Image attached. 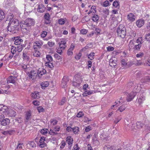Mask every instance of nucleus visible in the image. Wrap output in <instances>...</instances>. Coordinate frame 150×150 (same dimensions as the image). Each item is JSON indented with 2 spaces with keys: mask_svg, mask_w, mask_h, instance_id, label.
I'll list each match as a JSON object with an SVG mask.
<instances>
[{
  "mask_svg": "<svg viewBox=\"0 0 150 150\" xmlns=\"http://www.w3.org/2000/svg\"><path fill=\"white\" fill-rule=\"evenodd\" d=\"M38 75L39 76L40 75L42 76L45 74L46 72V70L42 68H39L37 71Z\"/></svg>",
  "mask_w": 150,
  "mask_h": 150,
  "instance_id": "nucleus-17",
  "label": "nucleus"
},
{
  "mask_svg": "<svg viewBox=\"0 0 150 150\" xmlns=\"http://www.w3.org/2000/svg\"><path fill=\"white\" fill-rule=\"evenodd\" d=\"M72 51L73 50L70 49H68L67 52V54H68V55L69 56H70L72 55L73 53Z\"/></svg>",
  "mask_w": 150,
  "mask_h": 150,
  "instance_id": "nucleus-54",
  "label": "nucleus"
},
{
  "mask_svg": "<svg viewBox=\"0 0 150 150\" xmlns=\"http://www.w3.org/2000/svg\"><path fill=\"white\" fill-rule=\"evenodd\" d=\"M47 34V32L45 31H43L41 34V37L44 38L45 37Z\"/></svg>",
  "mask_w": 150,
  "mask_h": 150,
  "instance_id": "nucleus-56",
  "label": "nucleus"
},
{
  "mask_svg": "<svg viewBox=\"0 0 150 150\" xmlns=\"http://www.w3.org/2000/svg\"><path fill=\"white\" fill-rule=\"evenodd\" d=\"M125 108L126 107H125V105H122L117 110V111L118 110H119L120 111V112H122L123 110H124Z\"/></svg>",
  "mask_w": 150,
  "mask_h": 150,
  "instance_id": "nucleus-44",
  "label": "nucleus"
},
{
  "mask_svg": "<svg viewBox=\"0 0 150 150\" xmlns=\"http://www.w3.org/2000/svg\"><path fill=\"white\" fill-rule=\"evenodd\" d=\"M39 50H34L33 52V55L35 57H38L40 56V53L39 51Z\"/></svg>",
  "mask_w": 150,
  "mask_h": 150,
  "instance_id": "nucleus-31",
  "label": "nucleus"
},
{
  "mask_svg": "<svg viewBox=\"0 0 150 150\" xmlns=\"http://www.w3.org/2000/svg\"><path fill=\"white\" fill-rule=\"evenodd\" d=\"M83 115V114L82 112H79L77 115V117H81Z\"/></svg>",
  "mask_w": 150,
  "mask_h": 150,
  "instance_id": "nucleus-61",
  "label": "nucleus"
},
{
  "mask_svg": "<svg viewBox=\"0 0 150 150\" xmlns=\"http://www.w3.org/2000/svg\"><path fill=\"white\" fill-rule=\"evenodd\" d=\"M46 58L48 62H51L53 60V59L52 56L50 54L46 55Z\"/></svg>",
  "mask_w": 150,
  "mask_h": 150,
  "instance_id": "nucleus-43",
  "label": "nucleus"
},
{
  "mask_svg": "<svg viewBox=\"0 0 150 150\" xmlns=\"http://www.w3.org/2000/svg\"><path fill=\"white\" fill-rule=\"evenodd\" d=\"M45 66L46 67H48L51 69H52L54 67V66L53 65L52 63L50 62H47L45 63Z\"/></svg>",
  "mask_w": 150,
  "mask_h": 150,
  "instance_id": "nucleus-33",
  "label": "nucleus"
},
{
  "mask_svg": "<svg viewBox=\"0 0 150 150\" xmlns=\"http://www.w3.org/2000/svg\"><path fill=\"white\" fill-rule=\"evenodd\" d=\"M16 51V47L12 46L11 48V52L13 54H14Z\"/></svg>",
  "mask_w": 150,
  "mask_h": 150,
  "instance_id": "nucleus-50",
  "label": "nucleus"
},
{
  "mask_svg": "<svg viewBox=\"0 0 150 150\" xmlns=\"http://www.w3.org/2000/svg\"><path fill=\"white\" fill-rule=\"evenodd\" d=\"M92 14L93 15L92 17V20L94 22H98L99 18L98 16V15L95 14V13L94 14Z\"/></svg>",
  "mask_w": 150,
  "mask_h": 150,
  "instance_id": "nucleus-25",
  "label": "nucleus"
},
{
  "mask_svg": "<svg viewBox=\"0 0 150 150\" xmlns=\"http://www.w3.org/2000/svg\"><path fill=\"white\" fill-rule=\"evenodd\" d=\"M16 77L11 76L7 79V83H12L14 84L15 83Z\"/></svg>",
  "mask_w": 150,
  "mask_h": 150,
  "instance_id": "nucleus-10",
  "label": "nucleus"
},
{
  "mask_svg": "<svg viewBox=\"0 0 150 150\" xmlns=\"http://www.w3.org/2000/svg\"><path fill=\"white\" fill-rule=\"evenodd\" d=\"M50 15L49 13H45L44 15L45 20H50Z\"/></svg>",
  "mask_w": 150,
  "mask_h": 150,
  "instance_id": "nucleus-47",
  "label": "nucleus"
},
{
  "mask_svg": "<svg viewBox=\"0 0 150 150\" xmlns=\"http://www.w3.org/2000/svg\"><path fill=\"white\" fill-rule=\"evenodd\" d=\"M144 126V124L140 122H137L136 123V127L139 129L141 128Z\"/></svg>",
  "mask_w": 150,
  "mask_h": 150,
  "instance_id": "nucleus-34",
  "label": "nucleus"
},
{
  "mask_svg": "<svg viewBox=\"0 0 150 150\" xmlns=\"http://www.w3.org/2000/svg\"><path fill=\"white\" fill-rule=\"evenodd\" d=\"M117 32L118 37L124 38L126 34V30L124 26L122 24L120 25L117 29Z\"/></svg>",
  "mask_w": 150,
  "mask_h": 150,
  "instance_id": "nucleus-2",
  "label": "nucleus"
},
{
  "mask_svg": "<svg viewBox=\"0 0 150 150\" xmlns=\"http://www.w3.org/2000/svg\"><path fill=\"white\" fill-rule=\"evenodd\" d=\"M5 17V15L4 12L2 10H0V20H3Z\"/></svg>",
  "mask_w": 150,
  "mask_h": 150,
  "instance_id": "nucleus-39",
  "label": "nucleus"
},
{
  "mask_svg": "<svg viewBox=\"0 0 150 150\" xmlns=\"http://www.w3.org/2000/svg\"><path fill=\"white\" fill-rule=\"evenodd\" d=\"M92 129V128L91 127L89 126L86 127V128L85 129V131L86 132H89Z\"/></svg>",
  "mask_w": 150,
  "mask_h": 150,
  "instance_id": "nucleus-59",
  "label": "nucleus"
},
{
  "mask_svg": "<svg viewBox=\"0 0 150 150\" xmlns=\"http://www.w3.org/2000/svg\"><path fill=\"white\" fill-rule=\"evenodd\" d=\"M37 10L38 12L43 13L45 11V8L43 5L40 4L38 5Z\"/></svg>",
  "mask_w": 150,
  "mask_h": 150,
  "instance_id": "nucleus-14",
  "label": "nucleus"
},
{
  "mask_svg": "<svg viewBox=\"0 0 150 150\" xmlns=\"http://www.w3.org/2000/svg\"><path fill=\"white\" fill-rule=\"evenodd\" d=\"M144 21L142 19L138 20L136 22V25L139 28L142 27L144 25Z\"/></svg>",
  "mask_w": 150,
  "mask_h": 150,
  "instance_id": "nucleus-16",
  "label": "nucleus"
},
{
  "mask_svg": "<svg viewBox=\"0 0 150 150\" xmlns=\"http://www.w3.org/2000/svg\"><path fill=\"white\" fill-rule=\"evenodd\" d=\"M35 21L31 18H28L25 21L20 23V25L21 31L27 34L30 32V30L32 26L34 25Z\"/></svg>",
  "mask_w": 150,
  "mask_h": 150,
  "instance_id": "nucleus-1",
  "label": "nucleus"
},
{
  "mask_svg": "<svg viewBox=\"0 0 150 150\" xmlns=\"http://www.w3.org/2000/svg\"><path fill=\"white\" fill-rule=\"evenodd\" d=\"M61 146H60V148L61 149H62L64 148V146H65L66 144L64 140L62 141L61 143Z\"/></svg>",
  "mask_w": 150,
  "mask_h": 150,
  "instance_id": "nucleus-63",
  "label": "nucleus"
},
{
  "mask_svg": "<svg viewBox=\"0 0 150 150\" xmlns=\"http://www.w3.org/2000/svg\"><path fill=\"white\" fill-rule=\"evenodd\" d=\"M54 57L55 58L58 60H59L62 58L57 53H55L54 54Z\"/></svg>",
  "mask_w": 150,
  "mask_h": 150,
  "instance_id": "nucleus-53",
  "label": "nucleus"
},
{
  "mask_svg": "<svg viewBox=\"0 0 150 150\" xmlns=\"http://www.w3.org/2000/svg\"><path fill=\"white\" fill-rule=\"evenodd\" d=\"M37 75L38 74L37 71L33 70L31 71L29 74L28 76L30 79H33L35 78L36 76H37Z\"/></svg>",
  "mask_w": 150,
  "mask_h": 150,
  "instance_id": "nucleus-11",
  "label": "nucleus"
},
{
  "mask_svg": "<svg viewBox=\"0 0 150 150\" xmlns=\"http://www.w3.org/2000/svg\"><path fill=\"white\" fill-rule=\"evenodd\" d=\"M134 46L133 41L132 40H130L129 44V51L132 50L133 51Z\"/></svg>",
  "mask_w": 150,
  "mask_h": 150,
  "instance_id": "nucleus-23",
  "label": "nucleus"
},
{
  "mask_svg": "<svg viewBox=\"0 0 150 150\" xmlns=\"http://www.w3.org/2000/svg\"><path fill=\"white\" fill-rule=\"evenodd\" d=\"M92 142L93 145H98L99 144V142L97 139V138L96 135L93 138Z\"/></svg>",
  "mask_w": 150,
  "mask_h": 150,
  "instance_id": "nucleus-26",
  "label": "nucleus"
},
{
  "mask_svg": "<svg viewBox=\"0 0 150 150\" xmlns=\"http://www.w3.org/2000/svg\"><path fill=\"white\" fill-rule=\"evenodd\" d=\"M8 108L6 106L3 105H0V112L2 113L7 111Z\"/></svg>",
  "mask_w": 150,
  "mask_h": 150,
  "instance_id": "nucleus-20",
  "label": "nucleus"
},
{
  "mask_svg": "<svg viewBox=\"0 0 150 150\" xmlns=\"http://www.w3.org/2000/svg\"><path fill=\"white\" fill-rule=\"evenodd\" d=\"M95 53L93 52L90 53L88 55V58L91 60H92L94 59Z\"/></svg>",
  "mask_w": 150,
  "mask_h": 150,
  "instance_id": "nucleus-46",
  "label": "nucleus"
},
{
  "mask_svg": "<svg viewBox=\"0 0 150 150\" xmlns=\"http://www.w3.org/2000/svg\"><path fill=\"white\" fill-rule=\"evenodd\" d=\"M79 131V128L78 127H75L73 128L72 131L74 134H76Z\"/></svg>",
  "mask_w": 150,
  "mask_h": 150,
  "instance_id": "nucleus-40",
  "label": "nucleus"
},
{
  "mask_svg": "<svg viewBox=\"0 0 150 150\" xmlns=\"http://www.w3.org/2000/svg\"><path fill=\"white\" fill-rule=\"evenodd\" d=\"M10 120L8 118L4 119L1 122V124L3 126H6L9 124Z\"/></svg>",
  "mask_w": 150,
  "mask_h": 150,
  "instance_id": "nucleus-19",
  "label": "nucleus"
},
{
  "mask_svg": "<svg viewBox=\"0 0 150 150\" xmlns=\"http://www.w3.org/2000/svg\"><path fill=\"white\" fill-rule=\"evenodd\" d=\"M128 20L132 22L135 20L136 16L134 14L130 13L127 16Z\"/></svg>",
  "mask_w": 150,
  "mask_h": 150,
  "instance_id": "nucleus-12",
  "label": "nucleus"
},
{
  "mask_svg": "<svg viewBox=\"0 0 150 150\" xmlns=\"http://www.w3.org/2000/svg\"><path fill=\"white\" fill-rule=\"evenodd\" d=\"M28 145H29L32 148H35L36 146V144L34 142L32 141H29L28 143Z\"/></svg>",
  "mask_w": 150,
  "mask_h": 150,
  "instance_id": "nucleus-35",
  "label": "nucleus"
},
{
  "mask_svg": "<svg viewBox=\"0 0 150 150\" xmlns=\"http://www.w3.org/2000/svg\"><path fill=\"white\" fill-rule=\"evenodd\" d=\"M49 85V83L47 81L42 82L41 84V88L43 89H45Z\"/></svg>",
  "mask_w": 150,
  "mask_h": 150,
  "instance_id": "nucleus-28",
  "label": "nucleus"
},
{
  "mask_svg": "<svg viewBox=\"0 0 150 150\" xmlns=\"http://www.w3.org/2000/svg\"><path fill=\"white\" fill-rule=\"evenodd\" d=\"M79 149L80 148L79 147L78 144H76L74 146L73 150H79Z\"/></svg>",
  "mask_w": 150,
  "mask_h": 150,
  "instance_id": "nucleus-62",
  "label": "nucleus"
},
{
  "mask_svg": "<svg viewBox=\"0 0 150 150\" xmlns=\"http://www.w3.org/2000/svg\"><path fill=\"white\" fill-rule=\"evenodd\" d=\"M88 30L84 29H82L80 31V33L83 35H85L86 34Z\"/></svg>",
  "mask_w": 150,
  "mask_h": 150,
  "instance_id": "nucleus-52",
  "label": "nucleus"
},
{
  "mask_svg": "<svg viewBox=\"0 0 150 150\" xmlns=\"http://www.w3.org/2000/svg\"><path fill=\"white\" fill-rule=\"evenodd\" d=\"M137 43H138V44H140V45H142V44L143 42L142 40V38H139L137 40Z\"/></svg>",
  "mask_w": 150,
  "mask_h": 150,
  "instance_id": "nucleus-48",
  "label": "nucleus"
},
{
  "mask_svg": "<svg viewBox=\"0 0 150 150\" xmlns=\"http://www.w3.org/2000/svg\"><path fill=\"white\" fill-rule=\"evenodd\" d=\"M96 6H92L91 7V10L88 12V14H89L92 13H93V14H95L96 12Z\"/></svg>",
  "mask_w": 150,
  "mask_h": 150,
  "instance_id": "nucleus-30",
  "label": "nucleus"
},
{
  "mask_svg": "<svg viewBox=\"0 0 150 150\" xmlns=\"http://www.w3.org/2000/svg\"><path fill=\"white\" fill-rule=\"evenodd\" d=\"M112 5L114 7H115V8H117L119 6V4L118 1H115L113 2Z\"/></svg>",
  "mask_w": 150,
  "mask_h": 150,
  "instance_id": "nucleus-51",
  "label": "nucleus"
},
{
  "mask_svg": "<svg viewBox=\"0 0 150 150\" xmlns=\"http://www.w3.org/2000/svg\"><path fill=\"white\" fill-rule=\"evenodd\" d=\"M16 47L17 48V51L18 52H19L22 51L24 46V45H19Z\"/></svg>",
  "mask_w": 150,
  "mask_h": 150,
  "instance_id": "nucleus-37",
  "label": "nucleus"
},
{
  "mask_svg": "<svg viewBox=\"0 0 150 150\" xmlns=\"http://www.w3.org/2000/svg\"><path fill=\"white\" fill-rule=\"evenodd\" d=\"M13 22L11 21L10 25L8 26V30L13 33H16L17 31V27L18 25L14 24Z\"/></svg>",
  "mask_w": 150,
  "mask_h": 150,
  "instance_id": "nucleus-3",
  "label": "nucleus"
},
{
  "mask_svg": "<svg viewBox=\"0 0 150 150\" xmlns=\"http://www.w3.org/2000/svg\"><path fill=\"white\" fill-rule=\"evenodd\" d=\"M31 113L30 111L27 112L26 114L25 118L26 120V122H28V121L31 119Z\"/></svg>",
  "mask_w": 150,
  "mask_h": 150,
  "instance_id": "nucleus-21",
  "label": "nucleus"
},
{
  "mask_svg": "<svg viewBox=\"0 0 150 150\" xmlns=\"http://www.w3.org/2000/svg\"><path fill=\"white\" fill-rule=\"evenodd\" d=\"M66 140L68 144L71 145L73 142V139L71 136H68L66 138Z\"/></svg>",
  "mask_w": 150,
  "mask_h": 150,
  "instance_id": "nucleus-22",
  "label": "nucleus"
},
{
  "mask_svg": "<svg viewBox=\"0 0 150 150\" xmlns=\"http://www.w3.org/2000/svg\"><path fill=\"white\" fill-rule=\"evenodd\" d=\"M82 82V80L81 78L78 76H76L75 77V79H74L73 82V85L75 87L79 86Z\"/></svg>",
  "mask_w": 150,
  "mask_h": 150,
  "instance_id": "nucleus-4",
  "label": "nucleus"
},
{
  "mask_svg": "<svg viewBox=\"0 0 150 150\" xmlns=\"http://www.w3.org/2000/svg\"><path fill=\"white\" fill-rule=\"evenodd\" d=\"M144 53L142 52H140L139 53L137 54H136V57L137 58H141L144 55Z\"/></svg>",
  "mask_w": 150,
  "mask_h": 150,
  "instance_id": "nucleus-58",
  "label": "nucleus"
},
{
  "mask_svg": "<svg viewBox=\"0 0 150 150\" xmlns=\"http://www.w3.org/2000/svg\"><path fill=\"white\" fill-rule=\"evenodd\" d=\"M33 48L34 50H39L42 46L43 43L41 41H36L34 42Z\"/></svg>",
  "mask_w": 150,
  "mask_h": 150,
  "instance_id": "nucleus-6",
  "label": "nucleus"
},
{
  "mask_svg": "<svg viewBox=\"0 0 150 150\" xmlns=\"http://www.w3.org/2000/svg\"><path fill=\"white\" fill-rule=\"evenodd\" d=\"M136 94L137 93L136 92H132L129 94L127 98V101L129 102L132 100Z\"/></svg>",
  "mask_w": 150,
  "mask_h": 150,
  "instance_id": "nucleus-7",
  "label": "nucleus"
},
{
  "mask_svg": "<svg viewBox=\"0 0 150 150\" xmlns=\"http://www.w3.org/2000/svg\"><path fill=\"white\" fill-rule=\"evenodd\" d=\"M65 102V98L63 97L61 101L59 103V104L62 105H63Z\"/></svg>",
  "mask_w": 150,
  "mask_h": 150,
  "instance_id": "nucleus-49",
  "label": "nucleus"
},
{
  "mask_svg": "<svg viewBox=\"0 0 150 150\" xmlns=\"http://www.w3.org/2000/svg\"><path fill=\"white\" fill-rule=\"evenodd\" d=\"M141 83H146L150 81V77L149 76H146L142 79L140 80Z\"/></svg>",
  "mask_w": 150,
  "mask_h": 150,
  "instance_id": "nucleus-18",
  "label": "nucleus"
},
{
  "mask_svg": "<svg viewBox=\"0 0 150 150\" xmlns=\"http://www.w3.org/2000/svg\"><path fill=\"white\" fill-rule=\"evenodd\" d=\"M145 39L148 41H150V34L148 33L145 36Z\"/></svg>",
  "mask_w": 150,
  "mask_h": 150,
  "instance_id": "nucleus-55",
  "label": "nucleus"
},
{
  "mask_svg": "<svg viewBox=\"0 0 150 150\" xmlns=\"http://www.w3.org/2000/svg\"><path fill=\"white\" fill-rule=\"evenodd\" d=\"M13 14L10 13L8 14L6 20L9 21L10 22V21L11 22L13 19Z\"/></svg>",
  "mask_w": 150,
  "mask_h": 150,
  "instance_id": "nucleus-32",
  "label": "nucleus"
},
{
  "mask_svg": "<svg viewBox=\"0 0 150 150\" xmlns=\"http://www.w3.org/2000/svg\"><path fill=\"white\" fill-rule=\"evenodd\" d=\"M45 137H42L39 140V146L41 148H43L47 144L45 142Z\"/></svg>",
  "mask_w": 150,
  "mask_h": 150,
  "instance_id": "nucleus-5",
  "label": "nucleus"
},
{
  "mask_svg": "<svg viewBox=\"0 0 150 150\" xmlns=\"http://www.w3.org/2000/svg\"><path fill=\"white\" fill-rule=\"evenodd\" d=\"M66 42L65 41H62L59 43V47L62 49V50L65 49L67 47Z\"/></svg>",
  "mask_w": 150,
  "mask_h": 150,
  "instance_id": "nucleus-15",
  "label": "nucleus"
},
{
  "mask_svg": "<svg viewBox=\"0 0 150 150\" xmlns=\"http://www.w3.org/2000/svg\"><path fill=\"white\" fill-rule=\"evenodd\" d=\"M93 93L92 91H86L83 93V96H86L88 95H90Z\"/></svg>",
  "mask_w": 150,
  "mask_h": 150,
  "instance_id": "nucleus-38",
  "label": "nucleus"
},
{
  "mask_svg": "<svg viewBox=\"0 0 150 150\" xmlns=\"http://www.w3.org/2000/svg\"><path fill=\"white\" fill-rule=\"evenodd\" d=\"M69 81V79L68 77L64 76L62 80L61 86L65 88L67 86V84Z\"/></svg>",
  "mask_w": 150,
  "mask_h": 150,
  "instance_id": "nucleus-9",
  "label": "nucleus"
},
{
  "mask_svg": "<svg viewBox=\"0 0 150 150\" xmlns=\"http://www.w3.org/2000/svg\"><path fill=\"white\" fill-rule=\"evenodd\" d=\"M142 46L140 44H138L134 45V49L133 51H135L140 50V49Z\"/></svg>",
  "mask_w": 150,
  "mask_h": 150,
  "instance_id": "nucleus-29",
  "label": "nucleus"
},
{
  "mask_svg": "<svg viewBox=\"0 0 150 150\" xmlns=\"http://www.w3.org/2000/svg\"><path fill=\"white\" fill-rule=\"evenodd\" d=\"M48 130V129H43L41 130L40 132L43 134H45L47 133Z\"/></svg>",
  "mask_w": 150,
  "mask_h": 150,
  "instance_id": "nucleus-45",
  "label": "nucleus"
},
{
  "mask_svg": "<svg viewBox=\"0 0 150 150\" xmlns=\"http://www.w3.org/2000/svg\"><path fill=\"white\" fill-rule=\"evenodd\" d=\"M39 95L38 92H35L34 93H32V97L34 99H38V96Z\"/></svg>",
  "mask_w": 150,
  "mask_h": 150,
  "instance_id": "nucleus-36",
  "label": "nucleus"
},
{
  "mask_svg": "<svg viewBox=\"0 0 150 150\" xmlns=\"http://www.w3.org/2000/svg\"><path fill=\"white\" fill-rule=\"evenodd\" d=\"M144 100V98L141 96V97H140L137 100V102L139 104H140L142 103V102Z\"/></svg>",
  "mask_w": 150,
  "mask_h": 150,
  "instance_id": "nucleus-42",
  "label": "nucleus"
},
{
  "mask_svg": "<svg viewBox=\"0 0 150 150\" xmlns=\"http://www.w3.org/2000/svg\"><path fill=\"white\" fill-rule=\"evenodd\" d=\"M8 115L11 117H14L16 115V113L14 110L10 109L8 111Z\"/></svg>",
  "mask_w": 150,
  "mask_h": 150,
  "instance_id": "nucleus-24",
  "label": "nucleus"
},
{
  "mask_svg": "<svg viewBox=\"0 0 150 150\" xmlns=\"http://www.w3.org/2000/svg\"><path fill=\"white\" fill-rule=\"evenodd\" d=\"M113 146L108 144H106L104 147V150H113Z\"/></svg>",
  "mask_w": 150,
  "mask_h": 150,
  "instance_id": "nucleus-27",
  "label": "nucleus"
},
{
  "mask_svg": "<svg viewBox=\"0 0 150 150\" xmlns=\"http://www.w3.org/2000/svg\"><path fill=\"white\" fill-rule=\"evenodd\" d=\"M73 128L70 126H68L67 127L66 130L68 132H72V131Z\"/></svg>",
  "mask_w": 150,
  "mask_h": 150,
  "instance_id": "nucleus-64",
  "label": "nucleus"
},
{
  "mask_svg": "<svg viewBox=\"0 0 150 150\" xmlns=\"http://www.w3.org/2000/svg\"><path fill=\"white\" fill-rule=\"evenodd\" d=\"M14 40H15L14 44L16 45H20L23 41V40L20 37H14Z\"/></svg>",
  "mask_w": 150,
  "mask_h": 150,
  "instance_id": "nucleus-13",
  "label": "nucleus"
},
{
  "mask_svg": "<svg viewBox=\"0 0 150 150\" xmlns=\"http://www.w3.org/2000/svg\"><path fill=\"white\" fill-rule=\"evenodd\" d=\"M58 23L59 24L62 25L64 23L65 21L64 19H61L59 20Z\"/></svg>",
  "mask_w": 150,
  "mask_h": 150,
  "instance_id": "nucleus-57",
  "label": "nucleus"
},
{
  "mask_svg": "<svg viewBox=\"0 0 150 150\" xmlns=\"http://www.w3.org/2000/svg\"><path fill=\"white\" fill-rule=\"evenodd\" d=\"M117 58L113 57L110 60L109 65L112 67L114 68L117 65Z\"/></svg>",
  "mask_w": 150,
  "mask_h": 150,
  "instance_id": "nucleus-8",
  "label": "nucleus"
},
{
  "mask_svg": "<svg viewBox=\"0 0 150 150\" xmlns=\"http://www.w3.org/2000/svg\"><path fill=\"white\" fill-rule=\"evenodd\" d=\"M49 133L51 135H57L58 133L54 132L53 130L50 129V131H49Z\"/></svg>",
  "mask_w": 150,
  "mask_h": 150,
  "instance_id": "nucleus-41",
  "label": "nucleus"
},
{
  "mask_svg": "<svg viewBox=\"0 0 150 150\" xmlns=\"http://www.w3.org/2000/svg\"><path fill=\"white\" fill-rule=\"evenodd\" d=\"M62 49L59 47L57 49L56 52L59 54L61 55L62 54Z\"/></svg>",
  "mask_w": 150,
  "mask_h": 150,
  "instance_id": "nucleus-60",
  "label": "nucleus"
}]
</instances>
